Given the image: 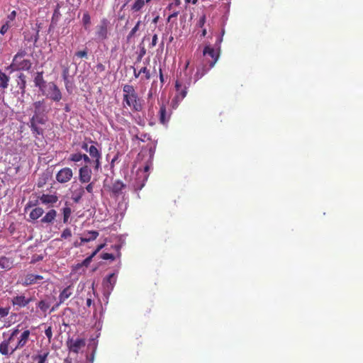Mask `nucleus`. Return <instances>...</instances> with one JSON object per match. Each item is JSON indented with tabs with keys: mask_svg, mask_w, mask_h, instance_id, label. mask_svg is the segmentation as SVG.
I'll return each mask as SVG.
<instances>
[{
	"mask_svg": "<svg viewBox=\"0 0 363 363\" xmlns=\"http://www.w3.org/2000/svg\"><path fill=\"white\" fill-rule=\"evenodd\" d=\"M203 56L206 58L205 60L208 61L209 67L206 68V64L204 62L202 65L198 66L197 71L195 74V81L201 78L210 69L213 67L218 60L219 53L216 52L210 44H208L205 46L203 50Z\"/></svg>",
	"mask_w": 363,
	"mask_h": 363,
	"instance_id": "nucleus-1",
	"label": "nucleus"
},
{
	"mask_svg": "<svg viewBox=\"0 0 363 363\" xmlns=\"http://www.w3.org/2000/svg\"><path fill=\"white\" fill-rule=\"evenodd\" d=\"M26 52L20 50L13 57L12 63L9 66L11 70H28L31 67V62L29 60H25Z\"/></svg>",
	"mask_w": 363,
	"mask_h": 363,
	"instance_id": "nucleus-2",
	"label": "nucleus"
},
{
	"mask_svg": "<svg viewBox=\"0 0 363 363\" xmlns=\"http://www.w3.org/2000/svg\"><path fill=\"white\" fill-rule=\"evenodd\" d=\"M90 147L87 150V152L92 159L93 167L95 171H99L101 168V160L102 158L101 150L98 148L99 145L89 138Z\"/></svg>",
	"mask_w": 363,
	"mask_h": 363,
	"instance_id": "nucleus-3",
	"label": "nucleus"
},
{
	"mask_svg": "<svg viewBox=\"0 0 363 363\" xmlns=\"http://www.w3.org/2000/svg\"><path fill=\"white\" fill-rule=\"evenodd\" d=\"M42 93L55 102L60 101L62 97L61 91L54 82L48 83L45 89H44V92Z\"/></svg>",
	"mask_w": 363,
	"mask_h": 363,
	"instance_id": "nucleus-4",
	"label": "nucleus"
},
{
	"mask_svg": "<svg viewBox=\"0 0 363 363\" xmlns=\"http://www.w3.org/2000/svg\"><path fill=\"white\" fill-rule=\"evenodd\" d=\"M190 84V79L188 82L184 83L182 79H177L175 84V88L177 91V95L175 96L174 100L177 102H180L186 96V89Z\"/></svg>",
	"mask_w": 363,
	"mask_h": 363,
	"instance_id": "nucleus-5",
	"label": "nucleus"
},
{
	"mask_svg": "<svg viewBox=\"0 0 363 363\" xmlns=\"http://www.w3.org/2000/svg\"><path fill=\"white\" fill-rule=\"evenodd\" d=\"M123 101L128 106L133 107L135 111H140L142 110V104L136 92L131 95H123Z\"/></svg>",
	"mask_w": 363,
	"mask_h": 363,
	"instance_id": "nucleus-6",
	"label": "nucleus"
},
{
	"mask_svg": "<svg viewBox=\"0 0 363 363\" xmlns=\"http://www.w3.org/2000/svg\"><path fill=\"white\" fill-rule=\"evenodd\" d=\"M74 292V288L72 286H68L65 288L59 295V302H57L55 306L52 307L50 311V313L54 311L62 303H64L65 301L68 299Z\"/></svg>",
	"mask_w": 363,
	"mask_h": 363,
	"instance_id": "nucleus-7",
	"label": "nucleus"
},
{
	"mask_svg": "<svg viewBox=\"0 0 363 363\" xmlns=\"http://www.w3.org/2000/svg\"><path fill=\"white\" fill-rule=\"evenodd\" d=\"M108 23L109 22L107 19L103 18L100 24L97 26L96 36L99 40H104L107 38Z\"/></svg>",
	"mask_w": 363,
	"mask_h": 363,
	"instance_id": "nucleus-8",
	"label": "nucleus"
},
{
	"mask_svg": "<svg viewBox=\"0 0 363 363\" xmlns=\"http://www.w3.org/2000/svg\"><path fill=\"white\" fill-rule=\"evenodd\" d=\"M73 177V172L69 167H65L60 169L56 174V179L58 182L64 184L68 182Z\"/></svg>",
	"mask_w": 363,
	"mask_h": 363,
	"instance_id": "nucleus-9",
	"label": "nucleus"
},
{
	"mask_svg": "<svg viewBox=\"0 0 363 363\" xmlns=\"http://www.w3.org/2000/svg\"><path fill=\"white\" fill-rule=\"evenodd\" d=\"M92 175L91 169L89 165H82L79 169V180L81 183H89Z\"/></svg>",
	"mask_w": 363,
	"mask_h": 363,
	"instance_id": "nucleus-10",
	"label": "nucleus"
},
{
	"mask_svg": "<svg viewBox=\"0 0 363 363\" xmlns=\"http://www.w3.org/2000/svg\"><path fill=\"white\" fill-rule=\"evenodd\" d=\"M116 283V274L115 273H112L106 277L103 282L105 293L109 295L113 291Z\"/></svg>",
	"mask_w": 363,
	"mask_h": 363,
	"instance_id": "nucleus-11",
	"label": "nucleus"
},
{
	"mask_svg": "<svg viewBox=\"0 0 363 363\" xmlns=\"http://www.w3.org/2000/svg\"><path fill=\"white\" fill-rule=\"evenodd\" d=\"M30 335V332L29 330H24L18 337L16 346L13 348H11V352H15L16 350L25 347L29 340Z\"/></svg>",
	"mask_w": 363,
	"mask_h": 363,
	"instance_id": "nucleus-12",
	"label": "nucleus"
},
{
	"mask_svg": "<svg viewBox=\"0 0 363 363\" xmlns=\"http://www.w3.org/2000/svg\"><path fill=\"white\" fill-rule=\"evenodd\" d=\"M85 193L82 186H72L71 198L75 203H79Z\"/></svg>",
	"mask_w": 363,
	"mask_h": 363,
	"instance_id": "nucleus-13",
	"label": "nucleus"
},
{
	"mask_svg": "<svg viewBox=\"0 0 363 363\" xmlns=\"http://www.w3.org/2000/svg\"><path fill=\"white\" fill-rule=\"evenodd\" d=\"M11 302L13 306L21 308L26 307L29 303V300H26L25 295H16L13 296Z\"/></svg>",
	"mask_w": 363,
	"mask_h": 363,
	"instance_id": "nucleus-14",
	"label": "nucleus"
},
{
	"mask_svg": "<svg viewBox=\"0 0 363 363\" xmlns=\"http://www.w3.org/2000/svg\"><path fill=\"white\" fill-rule=\"evenodd\" d=\"M52 299L53 298L50 296H46L45 298L41 299L37 303V308L43 313H46L51 306Z\"/></svg>",
	"mask_w": 363,
	"mask_h": 363,
	"instance_id": "nucleus-15",
	"label": "nucleus"
},
{
	"mask_svg": "<svg viewBox=\"0 0 363 363\" xmlns=\"http://www.w3.org/2000/svg\"><path fill=\"white\" fill-rule=\"evenodd\" d=\"M43 74V72H38L34 78V83L35 86L38 87L42 92H44V89H45L48 84L44 80Z\"/></svg>",
	"mask_w": 363,
	"mask_h": 363,
	"instance_id": "nucleus-16",
	"label": "nucleus"
},
{
	"mask_svg": "<svg viewBox=\"0 0 363 363\" xmlns=\"http://www.w3.org/2000/svg\"><path fill=\"white\" fill-rule=\"evenodd\" d=\"M43 277L40 275H35L33 274H27L23 281V285L29 286L37 283L38 281L42 280Z\"/></svg>",
	"mask_w": 363,
	"mask_h": 363,
	"instance_id": "nucleus-17",
	"label": "nucleus"
},
{
	"mask_svg": "<svg viewBox=\"0 0 363 363\" xmlns=\"http://www.w3.org/2000/svg\"><path fill=\"white\" fill-rule=\"evenodd\" d=\"M68 345L70 351L78 353L80 348L84 345V341L82 339L72 340L68 342Z\"/></svg>",
	"mask_w": 363,
	"mask_h": 363,
	"instance_id": "nucleus-18",
	"label": "nucleus"
},
{
	"mask_svg": "<svg viewBox=\"0 0 363 363\" xmlns=\"http://www.w3.org/2000/svg\"><path fill=\"white\" fill-rule=\"evenodd\" d=\"M98 236L99 233L97 231L91 230L84 233L80 239L82 242H88L91 240H94Z\"/></svg>",
	"mask_w": 363,
	"mask_h": 363,
	"instance_id": "nucleus-19",
	"label": "nucleus"
},
{
	"mask_svg": "<svg viewBox=\"0 0 363 363\" xmlns=\"http://www.w3.org/2000/svg\"><path fill=\"white\" fill-rule=\"evenodd\" d=\"M125 188V185L121 181H116L113 184L112 191L116 196H118L123 194V190Z\"/></svg>",
	"mask_w": 363,
	"mask_h": 363,
	"instance_id": "nucleus-20",
	"label": "nucleus"
},
{
	"mask_svg": "<svg viewBox=\"0 0 363 363\" xmlns=\"http://www.w3.org/2000/svg\"><path fill=\"white\" fill-rule=\"evenodd\" d=\"M13 260L6 257H0V268L5 270H9L13 267Z\"/></svg>",
	"mask_w": 363,
	"mask_h": 363,
	"instance_id": "nucleus-21",
	"label": "nucleus"
},
{
	"mask_svg": "<svg viewBox=\"0 0 363 363\" xmlns=\"http://www.w3.org/2000/svg\"><path fill=\"white\" fill-rule=\"evenodd\" d=\"M12 347L9 346L8 341H2L0 343V353L4 356H9L12 354L14 352H11Z\"/></svg>",
	"mask_w": 363,
	"mask_h": 363,
	"instance_id": "nucleus-22",
	"label": "nucleus"
},
{
	"mask_svg": "<svg viewBox=\"0 0 363 363\" xmlns=\"http://www.w3.org/2000/svg\"><path fill=\"white\" fill-rule=\"evenodd\" d=\"M40 201L43 204H52L57 201V197L54 195L43 194L40 197Z\"/></svg>",
	"mask_w": 363,
	"mask_h": 363,
	"instance_id": "nucleus-23",
	"label": "nucleus"
},
{
	"mask_svg": "<svg viewBox=\"0 0 363 363\" xmlns=\"http://www.w3.org/2000/svg\"><path fill=\"white\" fill-rule=\"evenodd\" d=\"M57 216V211L54 209L49 211L41 219V222L44 223H52Z\"/></svg>",
	"mask_w": 363,
	"mask_h": 363,
	"instance_id": "nucleus-24",
	"label": "nucleus"
},
{
	"mask_svg": "<svg viewBox=\"0 0 363 363\" xmlns=\"http://www.w3.org/2000/svg\"><path fill=\"white\" fill-rule=\"evenodd\" d=\"M30 123H33L34 124H45L46 123V118L43 115V113H34L32 118L30 119Z\"/></svg>",
	"mask_w": 363,
	"mask_h": 363,
	"instance_id": "nucleus-25",
	"label": "nucleus"
},
{
	"mask_svg": "<svg viewBox=\"0 0 363 363\" xmlns=\"http://www.w3.org/2000/svg\"><path fill=\"white\" fill-rule=\"evenodd\" d=\"M82 152H75L70 154L69 157V160L77 164V165H82Z\"/></svg>",
	"mask_w": 363,
	"mask_h": 363,
	"instance_id": "nucleus-26",
	"label": "nucleus"
},
{
	"mask_svg": "<svg viewBox=\"0 0 363 363\" xmlns=\"http://www.w3.org/2000/svg\"><path fill=\"white\" fill-rule=\"evenodd\" d=\"M43 213L44 211L42 208L37 207L30 211L29 217L32 220H37L43 216Z\"/></svg>",
	"mask_w": 363,
	"mask_h": 363,
	"instance_id": "nucleus-27",
	"label": "nucleus"
},
{
	"mask_svg": "<svg viewBox=\"0 0 363 363\" xmlns=\"http://www.w3.org/2000/svg\"><path fill=\"white\" fill-rule=\"evenodd\" d=\"M29 127L32 131L33 135L35 138H38V135H43V129L38 127V125L34 124L33 123H29Z\"/></svg>",
	"mask_w": 363,
	"mask_h": 363,
	"instance_id": "nucleus-28",
	"label": "nucleus"
},
{
	"mask_svg": "<svg viewBox=\"0 0 363 363\" xmlns=\"http://www.w3.org/2000/svg\"><path fill=\"white\" fill-rule=\"evenodd\" d=\"M33 107L35 108L34 113H43L45 111L43 100L35 101L33 104Z\"/></svg>",
	"mask_w": 363,
	"mask_h": 363,
	"instance_id": "nucleus-29",
	"label": "nucleus"
},
{
	"mask_svg": "<svg viewBox=\"0 0 363 363\" xmlns=\"http://www.w3.org/2000/svg\"><path fill=\"white\" fill-rule=\"evenodd\" d=\"M169 116L167 115L166 108L162 106L160 109V121L162 124H166L169 121Z\"/></svg>",
	"mask_w": 363,
	"mask_h": 363,
	"instance_id": "nucleus-30",
	"label": "nucleus"
},
{
	"mask_svg": "<svg viewBox=\"0 0 363 363\" xmlns=\"http://www.w3.org/2000/svg\"><path fill=\"white\" fill-rule=\"evenodd\" d=\"M9 77L0 69V87L6 89L8 87Z\"/></svg>",
	"mask_w": 363,
	"mask_h": 363,
	"instance_id": "nucleus-31",
	"label": "nucleus"
},
{
	"mask_svg": "<svg viewBox=\"0 0 363 363\" xmlns=\"http://www.w3.org/2000/svg\"><path fill=\"white\" fill-rule=\"evenodd\" d=\"M82 23L86 30H88L91 24V17L89 13L86 11L84 13L82 17Z\"/></svg>",
	"mask_w": 363,
	"mask_h": 363,
	"instance_id": "nucleus-32",
	"label": "nucleus"
},
{
	"mask_svg": "<svg viewBox=\"0 0 363 363\" xmlns=\"http://www.w3.org/2000/svg\"><path fill=\"white\" fill-rule=\"evenodd\" d=\"M62 213H63V222L65 223H67L68 222V220L71 216L72 210L69 206H65L62 208Z\"/></svg>",
	"mask_w": 363,
	"mask_h": 363,
	"instance_id": "nucleus-33",
	"label": "nucleus"
},
{
	"mask_svg": "<svg viewBox=\"0 0 363 363\" xmlns=\"http://www.w3.org/2000/svg\"><path fill=\"white\" fill-rule=\"evenodd\" d=\"M145 5L144 0H135V3L132 6V10L134 11H139Z\"/></svg>",
	"mask_w": 363,
	"mask_h": 363,
	"instance_id": "nucleus-34",
	"label": "nucleus"
},
{
	"mask_svg": "<svg viewBox=\"0 0 363 363\" xmlns=\"http://www.w3.org/2000/svg\"><path fill=\"white\" fill-rule=\"evenodd\" d=\"M123 91L124 92L123 95H131V94L135 93V91L133 86L131 85H128V84H125L123 86Z\"/></svg>",
	"mask_w": 363,
	"mask_h": 363,
	"instance_id": "nucleus-35",
	"label": "nucleus"
},
{
	"mask_svg": "<svg viewBox=\"0 0 363 363\" xmlns=\"http://www.w3.org/2000/svg\"><path fill=\"white\" fill-rule=\"evenodd\" d=\"M26 84V76L23 74H20L18 76V85L19 86L20 89L23 90L25 89Z\"/></svg>",
	"mask_w": 363,
	"mask_h": 363,
	"instance_id": "nucleus-36",
	"label": "nucleus"
},
{
	"mask_svg": "<svg viewBox=\"0 0 363 363\" xmlns=\"http://www.w3.org/2000/svg\"><path fill=\"white\" fill-rule=\"evenodd\" d=\"M60 16H61V13L60 12V7L57 5L56 9L54 11V13H53V15H52V23H57V22L59 20Z\"/></svg>",
	"mask_w": 363,
	"mask_h": 363,
	"instance_id": "nucleus-37",
	"label": "nucleus"
},
{
	"mask_svg": "<svg viewBox=\"0 0 363 363\" xmlns=\"http://www.w3.org/2000/svg\"><path fill=\"white\" fill-rule=\"evenodd\" d=\"M82 163L84 162V165H89L93 164L92 159L89 155L86 154L82 153Z\"/></svg>",
	"mask_w": 363,
	"mask_h": 363,
	"instance_id": "nucleus-38",
	"label": "nucleus"
},
{
	"mask_svg": "<svg viewBox=\"0 0 363 363\" xmlns=\"http://www.w3.org/2000/svg\"><path fill=\"white\" fill-rule=\"evenodd\" d=\"M140 24V21H138L136 25L132 28V30H130V32L129 33V34L128 35V39L133 37L135 33L139 30Z\"/></svg>",
	"mask_w": 363,
	"mask_h": 363,
	"instance_id": "nucleus-39",
	"label": "nucleus"
},
{
	"mask_svg": "<svg viewBox=\"0 0 363 363\" xmlns=\"http://www.w3.org/2000/svg\"><path fill=\"white\" fill-rule=\"evenodd\" d=\"M65 82V86L67 89V91L69 93H72L73 90V82L71 79L64 81Z\"/></svg>",
	"mask_w": 363,
	"mask_h": 363,
	"instance_id": "nucleus-40",
	"label": "nucleus"
},
{
	"mask_svg": "<svg viewBox=\"0 0 363 363\" xmlns=\"http://www.w3.org/2000/svg\"><path fill=\"white\" fill-rule=\"evenodd\" d=\"M72 236V231L69 228H65L62 234H61V238L62 239H67V238H69L70 237Z\"/></svg>",
	"mask_w": 363,
	"mask_h": 363,
	"instance_id": "nucleus-41",
	"label": "nucleus"
},
{
	"mask_svg": "<svg viewBox=\"0 0 363 363\" xmlns=\"http://www.w3.org/2000/svg\"><path fill=\"white\" fill-rule=\"evenodd\" d=\"M48 354V352H45L43 354H39L37 357V359L38 360V363H45Z\"/></svg>",
	"mask_w": 363,
	"mask_h": 363,
	"instance_id": "nucleus-42",
	"label": "nucleus"
},
{
	"mask_svg": "<svg viewBox=\"0 0 363 363\" xmlns=\"http://www.w3.org/2000/svg\"><path fill=\"white\" fill-rule=\"evenodd\" d=\"M81 147L82 150H85L87 152V150H89V147H90V143H89V138H86L82 143H81Z\"/></svg>",
	"mask_w": 363,
	"mask_h": 363,
	"instance_id": "nucleus-43",
	"label": "nucleus"
},
{
	"mask_svg": "<svg viewBox=\"0 0 363 363\" xmlns=\"http://www.w3.org/2000/svg\"><path fill=\"white\" fill-rule=\"evenodd\" d=\"M9 313V308L0 307V318L7 316Z\"/></svg>",
	"mask_w": 363,
	"mask_h": 363,
	"instance_id": "nucleus-44",
	"label": "nucleus"
},
{
	"mask_svg": "<svg viewBox=\"0 0 363 363\" xmlns=\"http://www.w3.org/2000/svg\"><path fill=\"white\" fill-rule=\"evenodd\" d=\"M142 73L145 74V78L147 79H149L150 78V71L147 69V67H144L140 69L139 74Z\"/></svg>",
	"mask_w": 363,
	"mask_h": 363,
	"instance_id": "nucleus-45",
	"label": "nucleus"
},
{
	"mask_svg": "<svg viewBox=\"0 0 363 363\" xmlns=\"http://www.w3.org/2000/svg\"><path fill=\"white\" fill-rule=\"evenodd\" d=\"M75 56L80 58L87 57V51L86 50L78 51L75 53Z\"/></svg>",
	"mask_w": 363,
	"mask_h": 363,
	"instance_id": "nucleus-46",
	"label": "nucleus"
},
{
	"mask_svg": "<svg viewBox=\"0 0 363 363\" xmlns=\"http://www.w3.org/2000/svg\"><path fill=\"white\" fill-rule=\"evenodd\" d=\"M62 78H63L64 81L70 79V77L69 76V69L68 68L64 69V70L62 72Z\"/></svg>",
	"mask_w": 363,
	"mask_h": 363,
	"instance_id": "nucleus-47",
	"label": "nucleus"
},
{
	"mask_svg": "<svg viewBox=\"0 0 363 363\" xmlns=\"http://www.w3.org/2000/svg\"><path fill=\"white\" fill-rule=\"evenodd\" d=\"M45 334L46 337L49 339V340L52 338V328L50 326L45 329Z\"/></svg>",
	"mask_w": 363,
	"mask_h": 363,
	"instance_id": "nucleus-48",
	"label": "nucleus"
},
{
	"mask_svg": "<svg viewBox=\"0 0 363 363\" xmlns=\"http://www.w3.org/2000/svg\"><path fill=\"white\" fill-rule=\"evenodd\" d=\"M102 259H112L113 260L114 259V256L112 254H110V253H104L102 255Z\"/></svg>",
	"mask_w": 363,
	"mask_h": 363,
	"instance_id": "nucleus-49",
	"label": "nucleus"
},
{
	"mask_svg": "<svg viewBox=\"0 0 363 363\" xmlns=\"http://www.w3.org/2000/svg\"><path fill=\"white\" fill-rule=\"evenodd\" d=\"M7 25L3 24L0 28V35H4L9 30Z\"/></svg>",
	"mask_w": 363,
	"mask_h": 363,
	"instance_id": "nucleus-50",
	"label": "nucleus"
},
{
	"mask_svg": "<svg viewBox=\"0 0 363 363\" xmlns=\"http://www.w3.org/2000/svg\"><path fill=\"white\" fill-rule=\"evenodd\" d=\"M16 11H13L8 15L7 18L11 21H13L16 18Z\"/></svg>",
	"mask_w": 363,
	"mask_h": 363,
	"instance_id": "nucleus-51",
	"label": "nucleus"
},
{
	"mask_svg": "<svg viewBox=\"0 0 363 363\" xmlns=\"http://www.w3.org/2000/svg\"><path fill=\"white\" fill-rule=\"evenodd\" d=\"M84 189L89 192V193H92L93 192V189H94V183H89L85 188Z\"/></svg>",
	"mask_w": 363,
	"mask_h": 363,
	"instance_id": "nucleus-52",
	"label": "nucleus"
},
{
	"mask_svg": "<svg viewBox=\"0 0 363 363\" xmlns=\"http://www.w3.org/2000/svg\"><path fill=\"white\" fill-rule=\"evenodd\" d=\"M10 332H11V334L12 335V336H16L20 332L19 325H18L17 327L11 330Z\"/></svg>",
	"mask_w": 363,
	"mask_h": 363,
	"instance_id": "nucleus-53",
	"label": "nucleus"
},
{
	"mask_svg": "<svg viewBox=\"0 0 363 363\" xmlns=\"http://www.w3.org/2000/svg\"><path fill=\"white\" fill-rule=\"evenodd\" d=\"M155 149H156L155 146L150 147L149 149V155H150V160H152V158H153V156L155 152Z\"/></svg>",
	"mask_w": 363,
	"mask_h": 363,
	"instance_id": "nucleus-54",
	"label": "nucleus"
},
{
	"mask_svg": "<svg viewBox=\"0 0 363 363\" xmlns=\"http://www.w3.org/2000/svg\"><path fill=\"white\" fill-rule=\"evenodd\" d=\"M95 255L91 254L89 257H86L84 262H83V264L86 266H87L90 262L91 261L92 258L94 257Z\"/></svg>",
	"mask_w": 363,
	"mask_h": 363,
	"instance_id": "nucleus-55",
	"label": "nucleus"
},
{
	"mask_svg": "<svg viewBox=\"0 0 363 363\" xmlns=\"http://www.w3.org/2000/svg\"><path fill=\"white\" fill-rule=\"evenodd\" d=\"M157 35L155 34L152 36V43H151L152 46V47L155 46L157 45Z\"/></svg>",
	"mask_w": 363,
	"mask_h": 363,
	"instance_id": "nucleus-56",
	"label": "nucleus"
},
{
	"mask_svg": "<svg viewBox=\"0 0 363 363\" xmlns=\"http://www.w3.org/2000/svg\"><path fill=\"white\" fill-rule=\"evenodd\" d=\"M4 25H7L8 28H11L13 26V21H10L6 18V22L4 23Z\"/></svg>",
	"mask_w": 363,
	"mask_h": 363,
	"instance_id": "nucleus-57",
	"label": "nucleus"
},
{
	"mask_svg": "<svg viewBox=\"0 0 363 363\" xmlns=\"http://www.w3.org/2000/svg\"><path fill=\"white\" fill-rule=\"evenodd\" d=\"M4 25H7L8 28H11L13 26V21H10L6 18V22L4 23Z\"/></svg>",
	"mask_w": 363,
	"mask_h": 363,
	"instance_id": "nucleus-58",
	"label": "nucleus"
},
{
	"mask_svg": "<svg viewBox=\"0 0 363 363\" xmlns=\"http://www.w3.org/2000/svg\"><path fill=\"white\" fill-rule=\"evenodd\" d=\"M104 245H100L97 247V248L95 250V251L93 252V255H96L103 247Z\"/></svg>",
	"mask_w": 363,
	"mask_h": 363,
	"instance_id": "nucleus-59",
	"label": "nucleus"
},
{
	"mask_svg": "<svg viewBox=\"0 0 363 363\" xmlns=\"http://www.w3.org/2000/svg\"><path fill=\"white\" fill-rule=\"evenodd\" d=\"M205 20H206L205 16H203L202 18H201V19L199 20V22L200 27L203 26V25L205 23Z\"/></svg>",
	"mask_w": 363,
	"mask_h": 363,
	"instance_id": "nucleus-60",
	"label": "nucleus"
},
{
	"mask_svg": "<svg viewBox=\"0 0 363 363\" xmlns=\"http://www.w3.org/2000/svg\"><path fill=\"white\" fill-rule=\"evenodd\" d=\"M178 15V12H174L173 13H172L171 15L169 16L168 18H167V21H170V20L172 18H175L177 17Z\"/></svg>",
	"mask_w": 363,
	"mask_h": 363,
	"instance_id": "nucleus-61",
	"label": "nucleus"
},
{
	"mask_svg": "<svg viewBox=\"0 0 363 363\" xmlns=\"http://www.w3.org/2000/svg\"><path fill=\"white\" fill-rule=\"evenodd\" d=\"M35 203H33L32 201H29V202L26 204V207H25V210H26V211H27L28 208H30V207H32V206H35Z\"/></svg>",
	"mask_w": 363,
	"mask_h": 363,
	"instance_id": "nucleus-62",
	"label": "nucleus"
},
{
	"mask_svg": "<svg viewBox=\"0 0 363 363\" xmlns=\"http://www.w3.org/2000/svg\"><path fill=\"white\" fill-rule=\"evenodd\" d=\"M16 336H12L11 334H10L9 337L8 339L6 340H4V341H8V343L10 345L11 342L13 340V338L15 337Z\"/></svg>",
	"mask_w": 363,
	"mask_h": 363,
	"instance_id": "nucleus-63",
	"label": "nucleus"
},
{
	"mask_svg": "<svg viewBox=\"0 0 363 363\" xmlns=\"http://www.w3.org/2000/svg\"><path fill=\"white\" fill-rule=\"evenodd\" d=\"M91 302H92V301H91V298H87V299H86V306H89H89H91Z\"/></svg>",
	"mask_w": 363,
	"mask_h": 363,
	"instance_id": "nucleus-64",
	"label": "nucleus"
}]
</instances>
